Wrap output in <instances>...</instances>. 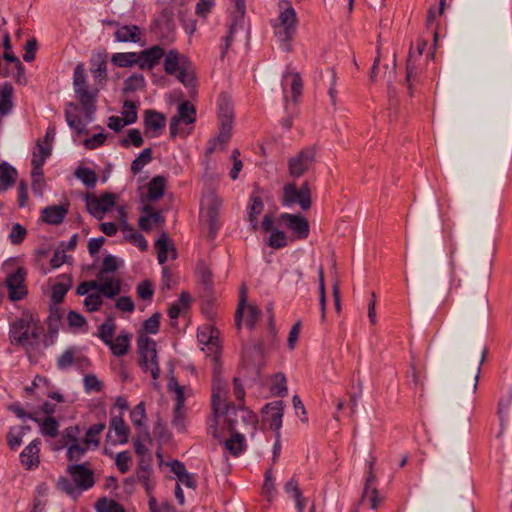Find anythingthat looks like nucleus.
Segmentation results:
<instances>
[{
    "mask_svg": "<svg viewBox=\"0 0 512 512\" xmlns=\"http://www.w3.org/2000/svg\"><path fill=\"white\" fill-rule=\"evenodd\" d=\"M42 332L40 320L25 311L10 323L9 341L14 346L33 348L38 344Z\"/></svg>",
    "mask_w": 512,
    "mask_h": 512,
    "instance_id": "f257e3e1",
    "label": "nucleus"
},
{
    "mask_svg": "<svg viewBox=\"0 0 512 512\" xmlns=\"http://www.w3.org/2000/svg\"><path fill=\"white\" fill-rule=\"evenodd\" d=\"M66 472L70 479L64 476L59 477L56 481V488L75 500L81 496L83 491L89 490L95 484L94 472L86 463L68 465Z\"/></svg>",
    "mask_w": 512,
    "mask_h": 512,
    "instance_id": "f03ea898",
    "label": "nucleus"
},
{
    "mask_svg": "<svg viewBox=\"0 0 512 512\" xmlns=\"http://www.w3.org/2000/svg\"><path fill=\"white\" fill-rule=\"evenodd\" d=\"M73 88L88 122H91L96 111L98 90L88 88L87 75L83 63H78L74 69Z\"/></svg>",
    "mask_w": 512,
    "mask_h": 512,
    "instance_id": "7ed1b4c3",
    "label": "nucleus"
},
{
    "mask_svg": "<svg viewBox=\"0 0 512 512\" xmlns=\"http://www.w3.org/2000/svg\"><path fill=\"white\" fill-rule=\"evenodd\" d=\"M139 353V365L143 372H150L151 377L157 380L160 376V368L157 359L156 343L154 340L140 333L137 338Z\"/></svg>",
    "mask_w": 512,
    "mask_h": 512,
    "instance_id": "20e7f679",
    "label": "nucleus"
},
{
    "mask_svg": "<svg viewBox=\"0 0 512 512\" xmlns=\"http://www.w3.org/2000/svg\"><path fill=\"white\" fill-rule=\"evenodd\" d=\"M195 120V107L189 101L180 103L177 114H175L170 120V136L172 138H175L176 136H187L190 130L186 129V126L193 124Z\"/></svg>",
    "mask_w": 512,
    "mask_h": 512,
    "instance_id": "39448f33",
    "label": "nucleus"
},
{
    "mask_svg": "<svg viewBox=\"0 0 512 512\" xmlns=\"http://www.w3.org/2000/svg\"><path fill=\"white\" fill-rule=\"evenodd\" d=\"M298 204L302 210L311 207V190L308 182H304L300 188L295 183H287L283 187L282 205L291 207Z\"/></svg>",
    "mask_w": 512,
    "mask_h": 512,
    "instance_id": "423d86ee",
    "label": "nucleus"
},
{
    "mask_svg": "<svg viewBox=\"0 0 512 512\" xmlns=\"http://www.w3.org/2000/svg\"><path fill=\"white\" fill-rule=\"evenodd\" d=\"M27 271L23 267H18L16 271L11 272L5 279V285L8 290V298L12 302L22 300L28 293L25 285Z\"/></svg>",
    "mask_w": 512,
    "mask_h": 512,
    "instance_id": "0eeeda50",
    "label": "nucleus"
},
{
    "mask_svg": "<svg viewBox=\"0 0 512 512\" xmlns=\"http://www.w3.org/2000/svg\"><path fill=\"white\" fill-rule=\"evenodd\" d=\"M315 150L312 147L301 150L288 161L289 175L293 178L301 177L314 164Z\"/></svg>",
    "mask_w": 512,
    "mask_h": 512,
    "instance_id": "6e6552de",
    "label": "nucleus"
},
{
    "mask_svg": "<svg viewBox=\"0 0 512 512\" xmlns=\"http://www.w3.org/2000/svg\"><path fill=\"white\" fill-rule=\"evenodd\" d=\"M206 214L205 221L208 224V237L213 240L220 228L219 212L222 206V199L216 194L211 193L205 200Z\"/></svg>",
    "mask_w": 512,
    "mask_h": 512,
    "instance_id": "1a4fd4ad",
    "label": "nucleus"
},
{
    "mask_svg": "<svg viewBox=\"0 0 512 512\" xmlns=\"http://www.w3.org/2000/svg\"><path fill=\"white\" fill-rule=\"evenodd\" d=\"M247 288L245 284L241 286L240 290V298L238 303V308L235 314V321L238 328L241 326L242 317L244 314V310L246 309L245 313V324L249 329H253L258 321L260 310L255 305H246L247 297Z\"/></svg>",
    "mask_w": 512,
    "mask_h": 512,
    "instance_id": "9d476101",
    "label": "nucleus"
},
{
    "mask_svg": "<svg viewBox=\"0 0 512 512\" xmlns=\"http://www.w3.org/2000/svg\"><path fill=\"white\" fill-rule=\"evenodd\" d=\"M228 395L229 391L212 392V407L214 413H219L221 409L225 410L228 428L233 431L236 421L232 416L236 414L237 406L227 401Z\"/></svg>",
    "mask_w": 512,
    "mask_h": 512,
    "instance_id": "9b49d317",
    "label": "nucleus"
},
{
    "mask_svg": "<svg viewBox=\"0 0 512 512\" xmlns=\"http://www.w3.org/2000/svg\"><path fill=\"white\" fill-rule=\"evenodd\" d=\"M278 222L285 225L299 239H306L309 235V223L301 215L283 213L279 216Z\"/></svg>",
    "mask_w": 512,
    "mask_h": 512,
    "instance_id": "f8f14e48",
    "label": "nucleus"
},
{
    "mask_svg": "<svg viewBox=\"0 0 512 512\" xmlns=\"http://www.w3.org/2000/svg\"><path fill=\"white\" fill-rule=\"evenodd\" d=\"M234 4L235 11L232 14V22L229 27V33L224 38L225 44L221 48V58H224L225 54L227 53L231 41L232 36L234 32L237 30L238 26L242 27L244 24V14L246 10L245 2L244 0H231Z\"/></svg>",
    "mask_w": 512,
    "mask_h": 512,
    "instance_id": "ddd939ff",
    "label": "nucleus"
},
{
    "mask_svg": "<svg viewBox=\"0 0 512 512\" xmlns=\"http://www.w3.org/2000/svg\"><path fill=\"white\" fill-rule=\"evenodd\" d=\"M283 410V402L280 400L268 403L263 408V421L276 432L277 436H280L279 430L282 427Z\"/></svg>",
    "mask_w": 512,
    "mask_h": 512,
    "instance_id": "4468645a",
    "label": "nucleus"
},
{
    "mask_svg": "<svg viewBox=\"0 0 512 512\" xmlns=\"http://www.w3.org/2000/svg\"><path fill=\"white\" fill-rule=\"evenodd\" d=\"M138 54L139 68L141 70H151L159 63L160 59L165 55V51L159 45H155L153 47L138 52Z\"/></svg>",
    "mask_w": 512,
    "mask_h": 512,
    "instance_id": "2eb2a0df",
    "label": "nucleus"
},
{
    "mask_svg": "<svg viewBox=\"0 0 512 512\" xmlns=\"http://www.w3.org/2000/svg\"><path fill=\"white\" fill-rule=\"evenodd\" d=\"M69 204L51 205L42 209L41 220L50 225H59L65 219Z\"/></svg>",
    "mask_w": 512,
    "mask_h": 512,
    "instance_id": "dca6fc26",
    "label": "nucleus"
},
{
    "mask_svg": "<svg viewBox=\"0 0 512 512\" xmlns=\"http://www.w3.org/2000/svg\"><path fill=\"white\" fill-rule=\"evenodd\" d=\"M156 25L160 30L161 37L167 41H172L175 31L174 12L172 8H164L156 20Z\"/></svg>",
    "mask_w": 512,
    "mask_h": 512,
    "instance_id": "f3484780",
    "label": "nucleus"
},
{
    "mask_svg": "<svg viewBox=\"0 0 512 512\" xmlns=\"http://www.w3.org/2000/svg\"><path fill=\"white\" fill-rule=\"evenodd\" d=\"M114 431L116 439L114 442H118L119 444H126L129 439L130 429L125 424L123 420V415L120 413L119 415L112 416L110 419L109 431L107 433V438L111 439V432Z\"/></svg>",
    "mask_w": 512,
    "mask_h": 512,
    "instance_id": "a211bd4d",
    "label": "nucleus"
},
{
    "mask_svg": "<svg viewBox=\"0 0 512 512\" xmlns=\"http://www.w3.org/2000/svg\"><path fill=\"white\" fill-rule=\"evenodd\" d=\"M97 292L106 298H114L121 292L120 279L113 276L103 275L102 279L97 278Z\"/></svg>",
    "mask_w": 512,
    "mask_h": 512,
    "instance_id": "6ab92c4d",
    "label": "nucleus"
},
{
    "mask_svg": "<svg viewBox=\"0 0 512 512\" xmlns=\"http://www.w3.org/2000/svg\"><path fill=\"white\" fill-rule=\"evenodd\" d=\"M40 439H34L20 454L21 463L28 469H32L39 464Z\"/></svg>",
    "mask_w": 512,
    "mask_h": 512,
    "instance_id": "aec40b11",
    "label": "nucleus"
},
{
    "mask_svg": "<svg viewBox=\"0 0 512 512\" xmlns=\"http://www.w3.org/2000/svg\"><path fill=\"white\" fill-rule=\"evenodd\" d=\"M141 30L137 25H120L114 32L117 42H133L137 43L141 40Z\"/></svg>",
    "mask_w": 512,
    "mask_h": 512,
    "instance_id": "412c9836",
    "label": "nucleus"
},
{
    "mask_svg": "<svg viewBox=\"0 0 512 512\" xmlns=\"http://www.w3.org/2000/svg\"><path fill=\"white\" fill-rule=\"evenodd\" d=\"M145 133L153 131L157 133L165 126V117L154 110H146L144 117Z\"/></svg>",
    "mask_w": 512,
    "mask_h": 512,
    "instance_id": "4be33fe9",
    "label": "nucleus"
},
{
    "mask_svg": "<svg viewBox=\"0 0 512 512\" xmlns=\"http://www.w3.org/2000/svg\"><path fill=\"white\" fill-rule=\"evenodd\" d=\"M51 150L50 148L45 147L42 143H37V150L33 152L32 165H33V175L34 176H42L43 170L42 166L44 165L46 159L50 156Z\"/></svg>",
    "mask_w": 512,
    "mask_h": 512,
    "instance_id": "5701e85b",
    "label": "nucleus"
},
{
    "mask_svg": "<svg viewBox=\"0 0 512 512\" xmlns=\"http://www.w3.org/2000/svg\"><path fill=\"white\" fill-rule=\"evenodd\" d=\"M263 358L264 346L262 342L254 344L253 347L249 350H246L244 354V360L247 362V364L253 365L257 372H259L264 365Z\"/></svg>",
    "mask_w": 512,
    "mask_h": 512,
    "instance_id": "b1692460",
    "label": "nucleus"
},
{
    "mask_svg": "<svg viewBox=\"0 0 512 512\" xmlns=\"http://www.w3.org/2000/svg\"><path fill=\"white\" fill-rule=\"evenodd\" d=\"M29 418L39 425L40 431L44 436L55 438L58 435L59 423L54 417L47 416L41 420L34 415H29Z\"/></svg>",
    "mask_w": 512,
    "mask_h": 512,
    "instance_id": "393cba45",
    "label": "nucleus"
},
{
    "mask_svg": "<svg viewBox=\"0 0 512 512\" xmlns=\"http://www.w3.org/2000/svg\"><path fill=\"white\" fill-rule=\"evenodd\" d=\"M187 64L184 57L180 56L176 50H170L164 60V69L167 74L175 75L178 70Z\"/></svg>",
    "mask_w": 512,
    "mask_h": 512,
    "instance_id": "a878e982",
    "label": "nucleus"
},
{
    "mask_svg": "<svg viewBox=\"0 0 512 512\" xmlns=\"http://www.w3.org/2000/svg\"><path fill=\"white\" fill-rule=\"evenodd\" d=\"M91 73L96 80L103 81L107 78L106 55L98 53L91 58Z\"/></svg>",
    "mask_w": 512,
    "mask_h": 512,
    "instance_id": "bb28decb",
    "label": "nucleus"
},
{
    "mask_svg": "<svg viewBox=\"0 0 512 512\" xmlns=\"http://www.w3.org/2000/svg\"><path fill=\"white\" fill-rule=\"evenodd\" d=\"M17 171L16 169L8 164L7 162H3L0 164V193L7 190L11 187L16 180Z\"/></svg>",
    "mask_w": 512,
    "mask_h": 512,
    "instance_id": "cd10ccee",
    "label": "nucleus"
},
{
    "mask_svg": "<svg viewBox=\"0 0 512 512\" xmlns=\"http://www.w3.org/2000/svg\"><path fill=\"white\" fill-rule=\"evenodd\" d=\"M155 248L157 250V258L160 264H164L168 258V252L172 253V258L176 257V250L173 245L170 244V241L166 234H162V236L156 241Z\"/></svg>",
    "mask_w": 512,
    "mask_h": 512,
    "instance_id": "c85d7f7f",
    "label": "nucleus"
},
{
    "mask_svg": "<svg viewBox=\"0 0 512 512\" xmlns=\"http://www.w3.org/2000/svg\"><path fill=\"white\" fill-rule=\"evenodd\" d=\"M60 279L61 280L59 282L52 286L51 297L54 303H61L63 301L72 284V279L69 275L64 274Z\"/></svg>",
    "mask_w": 512,
    "mask_h": 512,
    "instance_id": "c756f323",
    "label": "nucleus"
},
{
    "mask_svg": "<svg viewBox=\"0 0 512 512\" xmlns=\"http://www.w3.org/2000/svg\"><path fill=\"white\" fill-rule=\"evenodd\" d=\"M111 62L121 68L132 67L134 65L139 66V54L138 52L114 53L111 57Z\"/></svg>",
    "mask_w": 512,
    "mask_h": 512,
    "instance_id": "7c9ffc66",
    "label": "nucleus"
},
{
    "mask_svg": "<svg viewBox=\"0 0 512 512\" xmlns=\"http://www.w3.org/2000/svg\"><path fill=\"white\" fill-rule=\"evenodd\" d=\"M122 232L124 238L130 241L133 245L137 246L140 250L145 251L147 249L148 244L144 236L138 233L132 226L124 223L122 225Z\"/></svg>",
    "mask_w": 512,
    "mask_h": 512,
    "instance_id": "2f4dec72",
    "label": "nucleus"
},
{
    "mask_svg": "<svg viewBox=\"0 0 512 512\" xmlns=\"http://www.w3.org/2000/svg\"><path fill=\"white\" fill-rule=\"evenodd\" d=\"M166 178L163 176H155L148 184V198L151 201L160 199L166 187Z\"/></svg>",
    "mask_w": 512,
    "mask_h": 512,
    "instance_id": "473e14b6",
    "label": "nucleus"
},
{
    "mask_svg": "<svg viewBox=\"0 0 512 512\" xmlns=\"http://www.w3.org/2000/svg\"><path fill=\"white\" fill-rule=\"evenodd\" d=\"M512 403V389L510 388L500 399L497 407V415L500 421L501 432L507 421L509 407Z\"/></svg>",
    "mask_w": 512,
    "mask_h": 512,
    "instance_id": "72a5a7b5",
    "label": "nucleus"
},
{
    "mask_svg": "<svg viewBox=\"0 0 512 512\" xmlns=\"http://www.w3.org/2000/svg\"><path fill=\"white\" fill-rule=\"evenodd\" d=\"M274 33H275V36L278 38V40L281 42V45H280L281 49L283 51L289 52L291 50V46H290L289 42L295 33V28H290L289 26L285 27V26L275 25Z\"/></svg>",
    "mask_w": 512,
    "mask_h": 512,
    "instance_id": "f704fd0d",
    "label": "nucleus"
},
{
    "mask_svg": "<svg viewBox=\"0 0 512 512\" xmlns=\"http://www.w3.org/2000/svg\"><path fill=\"white\" fill-rule=\"evenodd\" d=\"M71 108L74 110L78 109V106L74 103H68L65 108V118L66 122L70 128L74 129L78 134H81L85 130V125L82 123L81 118L71 112Z\"/></svg>",
    "mask_w": 512,
    "mask_h": 512,
    "instance_id": "c9c22d12",
    "label": "nucleus"
},
{
    "mask_svg": "<svg viewBox=\"0 0 512 512\" xmlns=\"http://www.w3.org/2000/svg\"><path fill=\"white\" fill-rule=\"evenodd\" d=\"M198 341L206 346L207 354L214 355V359H216V355L219 352V345L217 337L213 335V331L210 334L206 331H200L197 335Z\"/></svg>",
    "mask_w": 512,
    "mask_h": 512,
    "instance_id": "e433bc0d",
    "label": "nucleus"
},
{
    "mask_svg": "<svg viewBox=\"0 0 512 512\" xmlns=\"http://www.w3.org/2000/svg\"><path fill=\"white\" fill-rule=\"evenodd\" d=\"M105 429L104 423H96L91 425L83 439L84 444L87 447L97 448L99 446V435Z\"/></svg>",
    "mask_w": 512,
    "mask_h": 512,
    "instance_id": "4c0bfd02",
    "label": "nucleus"
},
{
    "mask_svg": "<svg viewBox=\"0 0 512 512\" xmlns=\"http://www.w3.org/2000/svg\"><path fill=\"white\" fill-rule=\"evenodd\" d=\"M79 349L77 347H69L57 359V368L61 371L69 369L75 364Z\"/></svg>",
    "mask_w": 512,
    "mask_h": 512,
    "instance_id": "58836bf2",
    "label": "nucleus"
},
{
    "mask_svg": "<svg viewBox=\"0 0 512 512\" xmlns=\"http://www.w3.org/2000/svg\"><path fill=\"white\" fill-rule=\"evenodd\" d=\"M224 444L225 448L233 456H238L245 448V438L242 434L235 432L232 434L231 438L224 442Z\"/></svg>",
    "mask_w": 512,
    "mask_h": 512,
    "instance_id": "ea45409f",
    "label": "nucleus"
},
{
    "mask_svg": "<svg viewBox=\"0 0 512 512\" xmlns=\"http://www.w3.org/2000/svg\"><path fill=\"white\" fill-rule=\"evenodd\" d=\"M145 442H148V443L152 442V438H151L150 433L147 428H144V430L141 431L138 434V436L136 437V439L134 440V449H135L136 454L139 457L151 455L149 453V449L145 445Z\"/></svg>",
    "mask_w": 512,
    "mask_h": 512,
    "instance_id": "a19ab883",
    "label": "nucleus"
},
{
    "mask_svg": "<svg viewBox=\"0 0 512 512\" xmlns=\"http://www.w3.org/2000/svg\"><path fill=\"white\" fill-rule=\"evenodd\" d=\"M219 121H233L234 113L228 95L221 94L219 101Z\"/></svg>",
    "mask_w": 512,
    "mask_h": 512,
    "instance_id": "79ce46f5",
    "label": "nucleus"
},
{
    "mask_svg": "<svg viewBox=\"0 0 512 512\" xmlns=\"http://www.w3.org/2000/svg\"><path fill=\"white\" fill-rule=\"evenodd\" d=\"M152 160V149L145 148L142 152L133 160L131 164V172L136 175L138 174L145 165Z\"/></svg>",
    "mask_w": 512,
    "mask_h": 512,
    "instance_id": "37998d69",
    "label": "nucleus"
},
{
    "mask_svg": "<svg viewBox=\"0 0 512 512\" xmlns=\"http://www.w3.org/2000/svg\"><path fill=\"white\" fill-rule=\"evenodd\" d=\"M95 509L97 512H125L121 504L106 497L100 498L96 502Z\"/></svg>",
    "mask_w": 512,
    "mask_h": 512,
    "instance_id": "c03bdc74",
    "label": "nucleus"
},
{
    "mask_svg": "<svg viewBox=\"0 0 512 512\" xmlns=\"http://www.w3.org/2000/svg\"><path fill=\"white\" fill-rule=\"evenodd\" d=\"M220 122V131L216 139L214 140L213 146L208 148V152L211 153L216 149V142L226 143L231 136V130L233 126V121H219Z\"/></svg>",
    "mask_w": 512,
    "mask_h": 512,
    "instance_id": "a18cd8bd",
    "label": "nucleus"
},
{
    "mask_svg": "<svg viewBox=\"0 0 512 512\" xmlns=\"http://www.w3.org/2000/svg\"><path fill=\"white\" fill-rule=\"evenodd\" d=\"M67 447V459L71 462H78L85 455L86 451L90 448L87 447L84 443L80 442L71 443Z\"/></svg>",
    "mask_w": 512,
    "mask_h": 512,
    "instance_id": "49530a36",
    "label": "nucleus"
},
{
    "mask_svg": "<svg viewBox=\"0 0 512 512\" xmlns=\"http://www.w3.org/2000/svg\"><path fill=\"white\" fill-rule=\"evenodd\" d=\"M266 243L273 249H281L287 246L288 238L284 231L275 229V231H272V233H270V236L268 237Z\"/></svg>",
    "mask_w": 512,
    "mask_h": 512,
    "instance_id": "de8ad7c7",
    "label": "nucleus"
},
{
    "mask_svg": "<svg viewBox=\"0 0 512 512\" xmlns=\"http://www.w3.org/2000/svg\"><path fill=\"white\" fill-rule=\"evenodd\" d=\"M115 332V324L112 318H108L106 322L99 327V337L105 344H112Z\"/></svg>",
    "mask_w": 512,
    "mask_h": 512,
    "instance_id": "09e8293b",
    "label": "nucleus"
},
{
    "mask_svg": "<svg viewBox=\"0 0 512 512\" xmlns=\"http://www.w3.org/2000/svg\"><path fill=\"white\" fill-rule=\"evenodd\" d=\"M113 354L116 356H123L127 353L129 348L128 335H119L112 344H108Z\"/></svg>",
    "mask_w": 512,
    "mask_h": 512,
    "instance_id": "8fccbe9b",
    "label": "nucleus"
},
{
    "mask_svg": "<svg viewBox=\"0 0 512 512\" xmlns=\"http://www.w3.org/2000/svg\"><path fill=\"white\" fill-rule=\"evenodd\" d=\"M26 235L27 230L23 225L19 223H13L10 233L8 234V240L13 245H19L24 241Z\"/></svg>",
    "mask_w": 512,
    "mask_h": 512,
    "instance_id": "3c124183",
    "label": "nucleus"
},
{
    "mask_svg": "<svg viewBox=\"0 0 512 512\" xmlns=\"http://www.w3.org/2000/svg\"><path fill=\"white\" fill-rule=\"evenodd\" d=\"M145 86V79L142 74H133L124 81V91L134 92L143 89Z\"/></svg>",
    "mask_w": 512,
    "mask_h": 512,
    "instance_id": "603ef678",
    "label": "nucleus"
},
{
    "mask_svg": "<svg viewBox=\"0 0 512 512\" xmlns=\"http://www.w3.org/2000/svg\"><path fill=\"white\" fill-rule=\"evenodd\" d=\"M79 434L80 430L78 426L67 427L62 433L60 448L66 447L71 443L79 442Z\"/></svg>",
    "mask_w": 512,
    "mask_h": 512,
    "instance_id": "864d4df0",
    "label": "nucleus"
},
{
    "mask_svg": "<svg viewBox=\"0 0 512 512\" xmlns=\"http://www.w3.org/2000/svg\"><path fill=\"white\" fill-rule=\"evenodd\" d=\"M286 383L287 381L285 375L282 373H277L274 376V381L271 387L272 393L278 397L286 396L288 392Z\"/></svg>",
    "mask_w": 512,
    "mask_h": 512,
    "instance_id": "5fc2aeb1",
    "label": "nucleus"
},
{
    "mask_svg": "<svg viewBox=\"0 0 512 512\" xmlns=\"http://www.w3.org/2000/svg\"><path fill=\"white\" fill-rule=\"evenodd\" d=\"M144 143L143 137L138 129H130L127 137L120 140L122 147H129L131 144L135 147H140Z\"/></svg>",
    "mask_w": 512,
    "mask_h": 512,
    "instance_id": "6e6d98bb",
    "label": "nucleus"
},
{
    "mask_svg": "<svg viewBox=\"0 0 512 512\" xmlns=\"http://www.w3.org/2000/svg\"><path fill=\"white\" fill-rule=\"evenodd\" d=\"M119 268V260L117 257L113 255H107L103 259L102 268L100 269L99 273L97 274L98 279H102L103 275H106L107 273L115 272Z\"/></svg>",
    "mask_w": 512,
    "mask_h": 512,
    "instance_id": "4d7b16f0",
    "label": "nucleus"
},
{
    "mask_svg": "<svg viewBox=\"0 0 512 512\" xmlns=\"http://www.w3.org/2000/svg\"><path fill=\"white\" fill-rule=\"evenodd\" d=\"M75 175L80 179L88 188H93L97 182L96 173L89 168H79L76 170Z\"/></svg>",
    "mask_w": 512,
    "mask_h": 512,
    "instance_id": "13d9d810",
    "label": "nucleus"
},
{
    "mask_svg": "<svg viewBox=\"0 0 512 512\" xmlns=\"http://www.w3.org/2000/svg\"><path fill=\"white\" fill-rule=\"evenodd\" d=\"M122 114L124 124H133L137 120V105L130 100H125Z\"/></svg>",
    "mask_w": 512,
    "mask_h": 512,
    "instance_id": "bf43d9fd",
    "label": "nucleus"
},
{
    "mask_svg": "<svg viewBox=\"0 0 512 512\" xmlns=\"http://www.w3.org/2000/svg\"><path fill=\"white\" fill-rule=\"evenodd\" d=\"M167 387L169 391L175 392L176 394L175 407L183 408L185 403L184 388L178 384L174 377L169 380Z\"/></svg>",
    "mask_w": 512,
    "mask_h": 512,
    "instance_id": "052dcab7",
    "label": "nucleus"
},
{
    "mask_svg": "<svg viewBox=\"0 0 512 512\" xmlns=\"http://www.w3.org/2000/svg\"><path fill=\"white\" fill-rule=\"evenodd\" d=\"M86 205L88 211L96 218L102 219L105 214L104 208L100 205V202L97 197L87 195L86 197Z\"/></svg>",
    "mask_w": 512,
    "mask_h": 512,
    "instance_id": "680f3d73",
    "label": "nucleus"
},
{
    "mask_svg": "<svg viewBox=\"0 0 512 512\" xmlns=\"http://www.w3.org/2000/svg\"><path fill=\"white\" fill-rule=\"evenodd\" d=\"M103 303L102 295L96 291V293L88 294L84 300V306L89 312L98 311Z\"/></svg>",
    "mask_w": 512,
    "mask_h": 512,
    "instance_id": "e2e57ef3",
    "label": "nucleus"
},
{
    "mask_svg": "<svg viewBox=\"0 0 512 512\" xmlns=\"http://www.w3.org/2000/svg\"><path fill=\"white\" fill-rule=\"evenodd\" d=\"M130 418L132 423L137 426L141 427L143 425V421L146 419V410H145V403L140 402L131 412H130Z\"/></svg>",
    "mask_w": 512,
    "mask_h": 512,
    "instance_id": "0e129e2a",
    "label": "nucleus"
},
{
    "mask_svg": "<svg viewBox=\"0 0 512 512\" xmlns=\"http://www.w3.org/2000/svg\"><path fill=\"white\" fill-rule=\"evenodd\" d=\"M280 26L295 28L296 24V12L292 7H289L282 11L279 15Z\"/></svg>",
    "mask_w": 512,
    "mask_h": 512,
    "instance_id": "69168bd1",
    "label": "nucleus"
},
{
    "mask_svg": "<svg viewBox=\"0 0 512 512\" xmlns=\"http://www.w3.org/2000/svg\"><path fill=\"white\" fill-rule=\"evenodd\" d=\"M153 293L152 283L149 280H144L137 286V294L142 300L151 301Z\"/></svg>",
    "mask_w": 512,
    "mask_h": 512,
    "instance_id": "338daca9",
    "label": "nucleus"
},
{
    "mask_svg": "<svg viewBox=\"0 0 512 512\" xmlns=\"http://www.w3.org/2000/svg\"><path fill=\"white\" fill-rule=\"evenodd\" d=\"M130 462H131V456H130L129 452H127V451L119 452L116 455L115 463H116L118 470L122 474L128 472Z\"/></svg>",
    "mask_w": 512,
    "mask_h": 512,
    "instance_id": "774afa93",
    "label": "nucleus"
}]
</instances>
